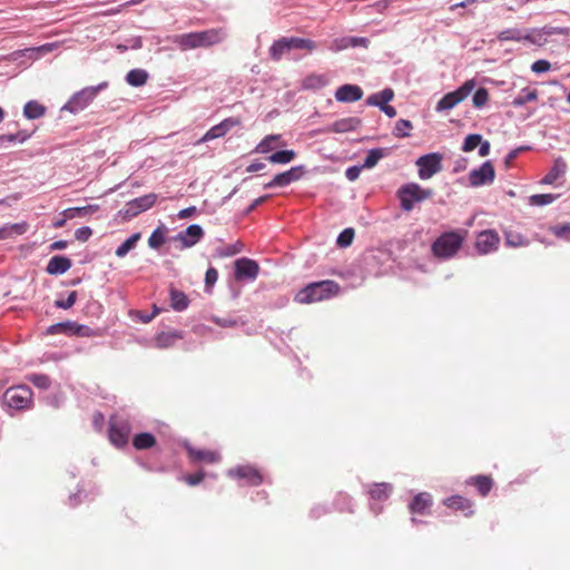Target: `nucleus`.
<instances>
[{
  "instance_id": "53",
  "label": "nucleus",
  "mask_w": 570,
  "mask_h": 570,
  "mask_svg": "<svg viewBox=\"0 0 570 570\" xmlns=\"http://www.w3.org/2000/svg\"><path fill=\"white\" fill-rule=\"evenodd\" d=\"M354 238V229L346 228L337 237V245L341 247L350 246Z\"/></svg>"
},
{
  "instance_id": "41",
  "label": "nucleus",
  "mask_w": 570,
  "mask_h": 570,
  "mask_svg": "<svg viewBox=\"0 0 570 570\" xmlns=\"http://www.w3.org/2000/svg\"><path fill=\"white\" fill-rule=\"evenodd\" d=\"M538 99V91L535 89L525 88L522 92L515 97L512 101L514 107H521L528 102L535 101Z\"/></svg>"
},
{
  "instance_id": "17",
  "label": "nucleus",
  "mask_w": 570,
  "mask_h": 570,
  "mask_svg": "<svg viewBox=\"0 0 570 570\" xmlns=\"http://www.w3.org/2000/svg\"><path fill=\"white\" fill-rule=\"evenodd\" d=\"M432 503V495L428 492H421L413 498L409 509L412 514L425 515L430 513Z\"/></svg>"
},
{
  "instance_id": "43",
  "label": "nucleus",
  "mask_w": 570,
  "mask_h": 570,
  "mask_svg": "<svg viewBox=\"0 0 570 570\" xmlns=\"http://www.w3.org/2000/svg\"><path fill=\"white\" fill-rule=\"evenodd\" d=\"M140 239V234L136 233L131 235L129 238H127L117 249L116 255L118 257H124L130 252L137 244V242Z\"/></svg>"
},
{
  "instance_id": "37",
  "label": "nucleus",
  "mask_w": 570,
  "mask_h": 570,
  "mask_svg": "<svg viewBox=\"0 0 570 570\" xmlns=\"http://www.w3.org/2000/svg\"><path fill=\"white\" fill-rule=\"evenodd\" d=\"M289 51L287 45V37L276 40L269 48V56L273 60L278 61L285 52Z\"/></svg>"
},
{
  "instance_id": "24",
  "label": "nucleus",
  "mask_w": 570,
  "mask_h": 570,
  "mask_svg": "<svg viewBox=\"0 0 570 570\" xmlns=\"http://www.w3.org/2000/svg\"><path fill=\"white\" fill-rule=\"evenodd\" d=\"M174 42L183 51L200 48L198 36H197V31L196 32L177 35L174 38Z\"/></svg>"
},
{
  "instance_id": "55",
  "label": "nucleus",
  "mask_w": 570,
  "mask_h": 570,
  "mask_svg": "<svg viewBox=\"0 0 570 570\" xmlns=\"http://www.w3.org/2000/svg\"><path fill=\"white\" fill-rule=\"evenodd\" d=\"M350 43H351L350 37L337 38L332 41V43L330 46V50H332L334 52L342 51V50L350 48L351 47Z\"/></svg>"
},
{
  "instance_id": "40",
  "label": "nucleus",
  "mask_w": 570,
  "mask_h": 570,
  "mask_svg": "<svg viewBox=\"0 0 570 570\" xmlns=\"http://www.w3.org/2000/svg\"><path fill=\"white\" fill-rule=\"evenodd\" d=\"M181 336L177 332L160 333L156 336L158 347L166 348L173 346Z\"/></svg>"
},
{
  "instance_id": "38",
  "label": "nucleus",
  "mask_w": 570,
  "mask_h": 570,
  "mask_svg": "<svg viewBox=\"0 0 570 570\" xmlns=\"http://www.w3.org/2000/svg\"><path fill=\"white\" fill-rule=\"evenodd\" d=\"M279 140V135H268L256 146L255 151L258 154H267L278 145Z\"/></svg>"
},
{
  "instance_id": "44",
  "label": "nucleus",
  "mask_w": 570,
  "mask_h": 570,
  "mask_svg": "<svg viewBox=\"0 0 570 570\" xmlns=\"http://www.w3.org/2000/svg\"><path fill=\"white\" fill-rule=\"evenodd\" d=\"M412 122L406 119H399L395 124L393 134L395 137L405 138L410 136L409 130L412 129Z\"/></svg>"
},
{
  "instance_id": "26",
  "label": "nucleus",
  "mask_w": 570,
  "mask_h": 570,
  "mask_svg": "<svg viewBox=\"0 0 570 570\" xmlns=\"http://www.w3.org/2000/svg\"><path fill=\"white\" fill-rule=\"evenodd\" d=\"M204 235V232L199 225H190L187 227L183 235H179V239L187 247L195 245Z\"/></svg>"
},
{
  "instance_id": "5",
  "label": "nucleus",
  "mask_w": 570,
  "mask_h": 570,
  "mask_svg": "<svg viewBox=\"0 0 570 570\" xmlns=\"http://www.w3.org/2000/svg\"><path fill=\"white\" fill-rule=\"evenodd\" d=\"M131 428L129 421L122 416L112 415L109 419V440L117 448H122L128 443Z\"/></svg>"
},
{
  "instance_id": "30",
  "label": "nucleus",
  "mask_w": 570,
  "mask_h": 570,
  "mask_svg": "<svg viewBox=\"0 0 570 570\" xmlns=\"http://www.w3.org/2000/svg\"><path fill=\"white\" fill-rule=\"evenodd\" d=\"M26 222L6 225L0 228V239H7L14 235H23L28 230Z\"/></svg>"
},
{
  "instance_id": "60",
  "label": "nucleus",
  "mask_w": 570,
  "mask_h": 570,
  "mask_svg": "<svg viewBox=\"0 0 570 570\" xmlns=\"http://www.w3.org/2000/svg\"><path fill=\"white\" fill-rule=\"evenodd\" d=\"M205 478V473L204 472H198V473H195V474H187L184 476V481L188 484V485H197L199 484Z\"/></svg>"
},
{
  "instance_id": "51",
  "label": "nucleus",
  "mask_w": 570,
  "mask_h": 570,
  "mask_svg": "<svg viewBox=\"0 0 570 570\" xmlns=\"http://www.w3.org/2000/svg\"><path fill=\"white\" fill-rule=\"evenodd\" d=\"M498 39L500 41H508V40L520 41V40H522V35H521L520 30H518V29H507V30L501 31L498 35Z\"/></svg>"
},
{
  "instance_id": "54",
  "label": "nucleus",
  "mask_w": 570,
  "mask_h": 570,
  "mask_svg": "<svg viewBox=\"0 0 570 570\" xmlns=\"http://www.w3.org/2000/svg\"><path fill=\"white\" fill-rule=\"evenodd\" d=\"M551 233L560 238L570 239V224L566 223L562 225L552 226L550 228Z\"/></svg>"
},
{
  "instance_id": "3",
  "label": "nucleus",
  "mask_w": 570,
  "mask_h": 570,
  "mask_svg": "<svg viewBox=\"0 0 570 570\" xmlns=\"http://www.w3.org/2000/svg\"><path fill=\"white\" fill-rule=\"evenodd\" d=\"M400 206L404 212H411L415 203L430 199L433 196L432 189L422 188L416 183H407L402 185L396 193Z\"/></svg>"
},
{
  "instance_id": "62",
  "label": "nucleus",
  "mask_w": 570,
  "mask_h": 570,
  "mask_svg": "<svg viewBox=\"0 0 570 570\" xmlns=\"http://www.w3.org/2000/svg\"><path fill=\"white\" fill-rule=\"evenodd\" d=\"M551 65L549 61L547 60H537L532 63L531 66V70L533 72H537V73H540V72H546L550 69Z\"/></svg>"
},
{
  "instance_id": "61",
  "label": "nucleus",
  "mask_w": 570,
  "mask_h": 570,
  "mask_svg": "<svg viewBox=\"0 0 570 570\" xmlns=\"http://www.w3.org/2000/svg\"><path fill=\"white\" fill-rule=\"evenodd\" d=\"M58 48V43H45L37 48H30L27 51L38 52L39 55H47Z\"/></svg>"
},
{
  "instance_id": "21",
  "label": "nucleus",
  "mask_w": 570,
  "mask_h": 570,
  "mask_svg": "<svg viewBox=\"0 0 570 570\" xmlns=\"http://www.w3.org/2000/svg\"><path fill=\"white\" fill-rule=\"evenodd\" d=\"M567 168L568 166L563 158L558 157L557 159H554L553 166L551 167L549 173L541 179V184L553 185L564 176Z\"/></svg>"
},
{
  "instance_id": "19",
  "label": "nucleus",
  "mask_w": 570,
  "mask_h": 570,
  "mask_svg": "<svg viewBox=\"0 0 570 570\" xmlns=\"http://www.w3.org/2000/svg\"><path fill=\"white\" fill-rule=\"evenodd\" d=\"M197 36L202 48L212 47L222 42L225 39L226 33L223 28H213L204 31H197Z\"/></svg>"
},
{
  "instance_id": "50",
  "label": "nucleus",
  "mask_w": 570,
  "mask_h": 570,
  "mask_svg": "<svg viewBox=\"0 0 570 570\" xmlns=\"http://www.w3.org/2000/svg\"><path fill=\"white\" fill-rule=\"evenodd\" d=\"M505 244L510 247H520L528 245V240L519 234L507 233Z\"/></svg>"
},
{
  "instance_id": "57",
  "label": "nucleus",
  "mask_w": 570,
  "mask_h": 570,
  "mask_svg": "<svg viewBox=\"0 0 570 570\" xmlns=\"http://www.w3.org/2000/svg\"><path fill=\"white\" fill-rule=\"evenodd\" d=\"M164 242L165 237L159 228L154 230L150 237L148 238V245L151 248H159L164 244Z\"/></svg>"
},
{
  "instance_id": "20",
  "label": "nucleus",
  "mask_w": 570,
  "mask_h": 570,
  "mask_svg": "<svg viewBox=\"0 0 570 570\" xmlns=\"http://www.w3.org/2000/svg\"><path fill=\"white\" fill-rule=\"evenodd\" d=\"M361 119L357 117H348L334 121L330 127L324 129V132H348L355 130L361 125Z\"/></svg>"
},
{
  "instance_id": "46",
  "label": "nucleus",
  "mask_w": 570,
  "mask_h": 570,
  "mask_svg": "<svg viewBox=\"0 0 570 570\" xmlns=\"http://www.w3.org/2000/svg\"><path fill=\"white\" fill-rule=\"evenodd\" d=\"M482 141V136L479 134L468 135L464 139L462 150L464 153H470L474 150Z\"/></svg>"
},
{
  "instance_id": "34",
  "label": "nucleus",
  "mask_w": 570,
  "mask_h": 570,
  "mask_svg": "<svg viewBox=\"0 0 570 570\" xmlns=\"http://www.w3.org/2000/svg\"><path fill=\"white\" fill-rule=\"evenodd\" d=\"M98 209H99V206L96 205V204L83 206V207H72V208L66 209L63 212V215H65L66 218L72 219V218H75L77 216L92 215L96 212H98Z\"/></svg>"
},
{
  "instance_id": "31",
  "label": "nucleus",
  "mask_w": 570,
  "mask_h": 570,
  "mask_svg": "<svg viewBox=\"0 0 570 570\" xmlns=\"http://www.w3.org/2000/svg\"><path fill=\"white\" fill-rule=\"evenodd\" d=\"M189 301L185 293L175 288L170 289V306L178 312H181L188 307Z\"/></svg>"
},
{
  "instance_id": "52",
  "label": "nucleus",
  "mask_w": 570,
  "mask_h": 570,
  "mask_svg": "<svg viewBox=\"0 0 570 570\" xmlns=\"http://www.w3.org/2000/svg\"><path fill=\"white\" fill-rule=\"evenodd\" d=\"M77 297H78L77 292L72 291L69 293V295L66 299H57L55 302V306L58 308H62V309H69L75 305Z\"/></svg>"
},
{
  "instance_id": "58",
  "label": "nucleus",
  "mask_w": 570,
  "mask_h": 570,
  "mask_svg": "<svg viewBox=\"0 0 570 570\" xmlns=\"http://www.w3.org/2000/svg\"><path fill=\"white\" fill-rule=\"evenodd\" d=\"M68 326H69V321L62 322V323H57V324L49 326L47 330V333L50 335H56V334H61V333L69 334Z\"/></svg>"
},
{
  "instance_id": "36",
  "label": "nucleus",
  "mask_w": 570,
  "mask_h": 570,
  "mask_svg": "<svg viewBox=\"0 0 570 570\" xmlns=\"http://www.w3.org/2000/svg\"><path fill=\"white\" fill-rule=\"evenodd\" d=\"M156 444V439L153 434L144 432L135 435L132 440V445L137 450H147L153 448Z\"/></svg>"
},
{
  "instance_id": "18",
  "label": "nucleus",
  "mask_w": 570,
  "mask_h": 570,
  "mask_svg": "<svg viewBox=\"0 0 570 570\" xmlns=\"http://www.w3.org/2000/svg\"><path fill=\"white\" fill-rule=\"evenodd\" d=\"M363 97V90L357 85H343L335 91V99L340 102H354Z\"/></svg>"
},
{
  "instance_id": "59",
  "label": "nucleus",
  "mask_w": 570,
  "mask_h": 570,
  "mask_svg": "<svg viewBox=\"0 0 570 570\" xmlns=\"http://www.w3.org/2000/svg\"><path fill=\"white\" fill-rule=\"evenodd\" d=\"M210 320L220 327H235L238 324L236 320L230 317L213 316Z\"/></svg>"
},
{
  "instance_id": "14",
  "label": "nucleus",
  "mask_w": 570,
  "mask_h": 570,
  "mask_svg": "<svg viewBox=\"0 0 570 570\" xmlns=\"http://www.w3.org/2000/svg\"><path fill=\"white\" fill-rule=\"evenodd\" d=\"M240 125L239 118H226L218 125L212 127L198 141L197 144L206 142L212 139H216L225 136L232 128Z\"/></svg>"
},
{
  "instance_id": "64",
  "label": "nucleus",
  "mask_w": 570,
  "mask_h": 570,
  "mask_svg": "<svg viewBox=\"0 0 570 570\" xmlns=\"http://www.w3.org/2000/svg\"><path fill=\"white\" fill-rule=\"evenodd\" d=\"M217 278H218V272L216 271V268H214V267L208 268L206 272V275H205L206 285L213 286L216 283Z\"/></svg>"
},
{
  "instance_id": "8",
  "label": "nucleus",
  "mask_w": 570,
  "mask_h": 570,
  "mask_svg": "<svg viewBox=\"0 0 570 570\" xmlns=\"http://www.w3.org/2000/svg\"><path fill=\"white\" fill-rule=\"evenodd\" d=\"M441 160L442 156L438 153L421 156L415 163L419 168V177L425 180L441 171Z\"/></svg>"
},
{
  "instance_id": "63",
  "label": "nucleus",
  "mask_w": 570,
  "mask_h": 570,
  "mask_svg": "<svg viewBox=\"0 0 570 570\" xmlns=\"http://www.w3.org/2000/svg\"><path fill=\"white\" fill-rule=\"evenodd\" d=\"M91 234L92 230L89 227H80L75 232V237L79 242H87Z\"/></svg>"
},
{
  "instance_id": "28",
  "label": "nucleus",
  "mask_w": 570,
  "mask_h": 570,
  "mask_svg": "<svg viewBox=\"0 0 570 570\" xmlns=\"http://www.w3.org/2000/svg\"><path fill=\"white\" fill-rule=\"evenodd\" d=\"M288 49H298L306 50L307 52H312L317 48V45L312 39L298 38V37H287Z\"/></svg>"
},
{
  "instance_id": "42",
  "label": "nucleus",
  "mask_w": 570,
  "mask_h": 570,
  "mask_svg": "<svg viewBox=\"0 0 570 570\" xmlns=\"http://www.w3.org/2000/svg\"><path fill=\"white\" fill-rule=\"evenodd\" d=\"M295 157L296 153L294 150H281L272 154L267 157V159L273 164H287L291 163Z\"/></svg>"
},
{
  "instance_id": "9",
  "label": "nucleus",
  "mask_w": 570,
  "mask_h": 570,
  "mask_svg": "<svg viewBox=\"0 0 570 570\" xmlns=\"http://www.w3.org/2000/svg\"><path fill=\"white\" fill-rule=\"evenodd\" d=\"M157 200V195L154 193L144 195L141 197L135 198L127 203V207L124 210H120L119 214L122 215L125 219H130L140 213L151 208Z\"/></svg>"
},
{
  "instance_id": "11",
  "label": "nucleus",
  "mask_w": 570,
  "mask_h": 570,
  "mask_svg": "<svg viewBox=\"0 0 570 570\" xmlns=\"http://www.w3.org/2000/svg\"><path fill=\"white\" fill-rule=\"evenodd\" d=\"M228 475L234 479H243L248 485L257 487L263 483V475L258 469L253 465H238L228 471Z\"/></svg>"
},
{
  "instance_id": "12",
  "label": "nucleus",
  "mask_w": 570,
  "mask_h": 570,
  "mask_svg": "<svg viewBox=\"0 0 570 570\" xmlns=\"http://www.w3.org/2000/svg\"><path fill=\"white\" fill-rule=\"evenodd\" d=\"M235 265V278L240 279H250L254 281L259 272L258 264L249 258L243 257L238 258L234 263Z\"/></svg>"
},
{
  "instance_id": "16",
  "label": "nucleus",
  "mask_w": 570,
  "mask_h": 570,
  "mask_svg": "<svg viewBox=\"0 0 570 570\" xmlns=\"http://www.w3.org/2000/svg\"><path fill=\"white\" fill-rule=\"evenodd\" d=\"M443 504L453 510L461 512L464 517H472L474 513L473 502L462 495H452L443 501Z\"/></svg>"
},
{
  "instance_id": "35",
  "label": "nucleus",
  "mask_w": 570,
  "mask_h": 570,
  "mask_svg": "<svg viewBox=\"0 0 570 570\" xmlns=\"http://www.w3.org/2000/svg\"><path fill=\"white\" fill-rule=\"evenodd\" d=\"M148 72L144 69H132L126 76V81L132 87H140L147 82Z\"/></svg>"
},
{
  "instance_id": "10",
  "label": "nucleus",
  "mask_w": 570,
  "mask_h": 570,
  "mask_svg": "<svg viewBox=\"0 0 570 570\" xmlns=\"http://www.w3.org/2000/svg\"><path fill=\"white\" fill-rule=\"evenodd\" d=\"M495 170L490 160L483 163L479 168L473 169L469 174V184L472 187H480L493 183Z\"/></svg>"
},
{
  "instance_id": "15",
  "label": "nucleus",
  "mask_w": 570,
  "mask_h": 570,
  "mask_svg": "<svg viewBox=\"0 0 570 570\" xmlns=\"http://www.w3.org/2000/svg\"><path fill=\"white\" fill-rule=\"evenodd\" d=\"M304 174L303 166L292 167L289 170L277 174L269 183L265 185V188L272 187H285L293 181H296L302 178Z\"/></svg>"
},
{
  "instance_id": "49",
  "label": "nucleus",
  "mask_w": 570,
  "mask_h": 570,
  "mask_svg": "<svg viewBox=\"0 0 570 570\" xmlns=\"http://www.w3.org/2000/svg\"><path fill=\"white\" fill-rule=\"evenodd\" d=\"M28 380L39 389H48L50 386V379L46 374H32Z\"/></svg>"
},
{
  "instance_id": "39",
  "label": "nucleus",
  "mask_w": 570,
  "mask_h": 570,
  "mask_svg": "<svg viewBox=\"0 0 570 570\" xmlns=\"http://www.w3.org/2000/svg\"><path fill=\"white\" fill-rule=\"evenodd\" d=\"M46 108L37 101H28L23 107V115L28 119H37L45 115Z\"/></svg>"
},
{
  "instance_id": "45",
  "label": "nucleus",
  "mask_w": 570,
  "mask_h": 570,
  "mask_svg": "<svg viewBox=\"0 0 570 570\" xmlns=\"http://www.w3.org/2000/svg\"><path fill=\"white\" fill-rule=\"evenodd\" d=\"M556 199L557 196L553 194H537L530 197L529 203L532 206H544L553 203Z\"/></svg>"
},
{
  "instance_id": "1",
  "label": "nucleus",
  "mask_w": 570,
  "mask_h": 570,
  "mask_svg": "<svg viewBox=\"0 0 570 570\" xmlns=\"http://www.w3.org/2000/svg\"><path fill=\"white\" fill-rule=\"evenodd\" d=\"M341 291L338 283L326 279L307 284L295 295V302L312 304L336 296Z\"/></svg>"
},
{
  "instance_id": "6",
  "label": "nucleus",
  "mask_w": 570,
  "mask_h": 570,
  "mask_svg": "<svg viewBox=\"0 0 570 570\" xmlns=\"http://www.w3.org/2000/svg\"><path fill=\"white\" fill-rule=\"evenodd\" d=\"M475 88L474 79L466 80L456 90L444 95L436 104V111H444L454 108L458 104L463 101Z\"/></svg>"
},
{
  "instance_id": "33",
  "label": "nucleus",
  "mask_w": 570,
  "mask_h": 570,
  "mask_svg": "<svg viewBox=\"0 0 570 570\" xmlns=\"http://www.w3.org/2000/svg\"><path fill=\"white\" fill-rule=\"evenodd\" d=\"M328 83V79L325 75L312 73L305 77L303 80V87L305 89H321Z\"/></svg>"
},
{
  "instance_id": "48",
  "label": "nucleus",
  "mask_w": 570,
  "mask_h": 570,
  "mask_svg": "<svg viewBox=\"0 0 570 570\" xmlns=\"http://www.w3.org/2000/svg\"><path fill=\"white\" fill-rule=\"evenodd\" d=\"M489 100V92L485 88H479L473 95V106L475 108H482Z\"/></svg>"
},
{
  "instance_id": "56",
  "label": "nucleus",
  "mask_w": 570,
  "mask_h": 570,
  "mask_svg": "<svg viewBox=\"0 0 570 570\" xmlns=\"http://www.w3.org/2000/svg\"><path fill=\"white\" fill-rule=\"evenodd\" d=\"M27 138H28V135H26L23 132L1 135L0 136V145H3L4 142H9V144H13L17 141L23 142Z\"/></svg>"
},
{
  "instance_id": "13",
  "label": "nucleus",
  "mask_w": 570,
  "mask_h": 570,
  "mask_svg": "<svg viewBox=\"0 0 570 570\" xmlns=\"http://www.w3.org/2000/svg\"><path fill=\"white\" fill-rule=\"evenodd\" d=\"M500 237L494 230L481 232L475 242V248L479 254L485 255L498 249Z\"/></svg>"
},
{
  "instance_id": "4",
  "label": "nucleus",
  "mask_w": 570,
  "mask_h": 570,
  "mask_svg": "<svg viewBox=\"0 0 570 570\" xmlns=\"http://www.w3.org/2000/svg\"><path fill=\"white\" fill-rule=\"evenodd\" d=\"M32 390L27 385L11 386L3 394V403L14 410H28L32 405Z\"/></svg>"
},
{
  "instance_id": "2",
  "label": "nucleus",
  "mask_w": 570,
  "mask_h": 570,
  "mask_svg": "<svg viewBox=\"0 0 570 570\" xmlns=\"http://www.w3.org/2000/svg\"><path fill=\"white\" fill-rule=\"evenodd\" d=\"M466 230H451L441 234L432 244L431 250L435 257L448 259L456 255L463 245Z\"/></svg>"
},
{
  "instance_id": "22",
  "label": "nucleus",
  "mask_w": 570,
  "mask_h": 570,
  "mask_svg": "<svg viewBox=\"0 0 570 570\" xmlns=\"http://www.w3.org/2000/svg\"><path fill=\"white\" fill-rule=\"evenodd\" d=\"M71 267V259L66 256H53L47 264L46 272L50 275H61Z\"/></svg>"
},
{
  "instance_id": "29",
  "label": "nucleus",
  "mask_w": 570,
  "mask_h": 570,
  "mask_svg": "<svg viewBox=\"0 0 570 570\" xmlns=\"http://www.w3.org/2000/svg\"><path fill=\"white\" fill-rule=\"evenodd\" d=\"M69 335H76L80 337H92L100 336L101 332L99 330H94L87 325L78 324L76 322L69 321Z\"/></svg>"
},
{
  "instance_id": "32",
  "label": "nucleus",
  "mask_w": 570,
  "mask_h": 570,
  "mask_svg": "<svg viewBox=\"0 0 570 570\" xmlns=\"http://www.w3.org/2000/svg\"><path fill=\"white\" fill-rule=\"evenodd\" d=\"M392 487L389 483H375L371 487L368 493L372 499L384 501L390 497Z\"/></svg>"
},
{
  "instance_id": "23",
  "label": "nucleus",
  "mask_w": 570,
  "mask_h": 570,
  "mask_svg": "<svg viewBox=\"0 0 570 570\" xmlns=\"http://www.w3.org/2000/svg\"><path fill=\"white\" fill-rule=\"evenodd\" d=\"M188 456L195 462L215 463L219 460V454L210 450H199L193 446H186Z\"/></svg>"
},
{
  "instance_id": "47",
  "label": "nucleus",
  "mask_w": 570,
  "mask_h": 570,
  "mask_svg": "<svg viewBox=\"0 0 570 570\" xmlns=\"http://www.w3.org/2000/svg\"><path fill=\"white\" fill-rule=\"evenodd\" d=\"M383 157L382 149H372L368 151L367 156L364 159V164L362 167L364 168H373L379 160Z\"/></svg>"
},
{
  "instance_id": "27",
  "label": "nucleus",
  "mask_w": 570,
  "mask_h": 570,
  "mask_svg": "<svg viewBox=\"0 0 570 570\" xmlns=\"http://www.w3.org/2000/svg\"><path fill=\"white\" fill-rule=\"evenodd\" d=\"M468 483L474 485L482 497H487L493 487V480L489 475L471 476Z\"/></svg>"
},
{
  "instance_id": "25",
  "label": "nucleus",
  "mask_w": 570,
  "mask_h": 570,
  "mask_svg": "<svg viewBox=\"0 0 570 570\" xmlns=\"http://www.w3.org/2000/svg\"><path fill=\"white\" fill-rule=\"evenodd\" d=\"M394 98V91L391 88H385L380 92L373 94L367 97L366 104L368 106H376L380 109L386 106Z\"/></svg>"
},
{
  "instance_id": "7",
  "label": "nucleus",
  "mask_w": 570,
  "mask_h": 570,
  "mask_svg": "<svg viewBox=\"0 0 570 570\" xmlns=\"http://www.w3.org/2000/svg\"><path fill=\"white\" fill-rule=\"evenodd\" d=\"M108 87V82L104 81L95 87H87L75 94L68 102L72 111L85 109L98 95V92Z\"/></svg>"
}]
</instances>
